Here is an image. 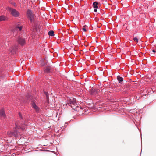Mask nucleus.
<instances>
[{
	"label": "nucleus",
	"instance_id": "obj_1",
	"mask_svg": "<svg viewBox=\"0 0 156 156\" xmlns=\"http://www.w3.org/2000/svg\"><path fill=\"white\" fill-rule=\"evenodd\" d=\"M6 9L11 14L12 16L15 17H17L19 16V12L15 9L10 7H7L6 8Z\"/></svg>",
	"mask_w": 156,
	"mask_h": 156
},
{
	"label": "nucleus",
	"instance_id": "obj_2",
	"mask_svg": "<svg viewBox=\"0 0 156 156\" xmlns=\"http://www.w3.org/2000/svg\"><path fill=\"white\" fill-rule=\"evenodd\" d=\"M68 104L71 106L72 108L74 109V106H76L77 105L76 99L73 97L69 98L68 100Z\"/></svg>",
	"mask_w": 156,
	"mask_h": 156
},
{
	"label": "nucleus",
	"instance_id": "obj_3",
	"mask_svg": "<svg viewBox=\"0 0 156 156\" xmlns=\"http://www.w3.org/2000/svg\"><path fill=\"white\" fill-rule=\"evenodd\" d=\"M27 16L31 22L34 21V15L32 13L30 10H28L27 11Z\"/></svg>",
	"mask_w": 156,
	"mask_h": 156
},
{
	"label": "nucleus",
	"instance_id": "obj_4",
	"mask_svg": "<svg viewBox=\"0 0 156 156\" xmlns=\"http://www.w3.org/2000/svg\"><path fill=\"white\" fill-rule=\"evenodd\" d=\"M17 42L21 46H23L25 43V40L23 38L20 37L19 38Z\"/></svg>",
	"mask_w": 156,
	"mask_h": 156
},
{
	"label": "nucleus",
	"instance_id": "obj_5",
	"mask_svg": "<svg viewBox=\"0 0 156 156\" xmlns=\"http://www.w3.org/2000/svg\"><path fill=\"white\" fill-rule=\"evenodd\" d=\"M16 127H15V129L12 132V136L15 137L17 136L19 133V132L17 131L16 129H19V127L17 125L16 123Z\"/></svg>",
	"mask_w": 156,
	"mask_h": 156
},
{
	"label": "nucleus",
	"instance_id": "obj_6",
	"mask_svg": "<svg viewBox=\"0 0 156 156\" xmlns=\"http://www.w3.org/2000/svg\"><path fill=\"white\" fill-rule=\"evenodd\" d=\"M31 105L33 108H34L37 112H38L39 111V108L38 106L36 105L34 101H32L31 102Z\"/></svg>",
	"mask_w": 156,
	"mask_h": 156
},
{
	"label": "nucleus",
	"instance_id": "obj_7",
	"mask_svg": "<svg viewBox=\"0 0 156 156\" xmlns=\"http://www.w3.org/2000/svg\"><path fill=\"white\" fill-rule=\"evenodd\" d=\"M5 116V114L4 111L3 109H2L0 110V117H4Z\"/></svg>",
	"mask_w": 156,
	"mask_h": 156
},
{
	"label": "nucleus",
	"instance_id": "obj_8",
	"mask_svg": "<svg viewBox=\"0 0 156 156\" xmlns=\"http://www.w3.org/2000/svg\"><path fill=\"white\" fill-rule=\"evenodd\" d=\"M7 18L4 16H0V21L7 20Z\"/></svg>",
	"mask_w": 156,
	"mask_h": 156
},
{
	"label": "nucleus",
	"instance_id": "obj_9",
	"mask_svg": "<svg viewBox=\"0 0 156 156\" xmlns=\"http://www.w3.org/2000/svg\"><path fill=\"white\" fill-rule=\"evenodd\" d=\"M51 69V66H48L46 67L45 69L44 72H45L48 73L50 72V70Z\"/></svg>",
	"mask_w": 156,
	"mask_h": 156
},
{
	"label": "nucleus",
	"instance_id": "obj_10",
	"mask_svg": "<svg viewBox=\"0 0 156 156\" xmlns=\"http://www.w3.org/2000/svg\"><path fill=\"white\" fill-rule=\"evenodd\" d=\"M117 79L119 81V82L121 83V82H122L123 81V79L122 77H121L119 76H117Z\"/></svg>",
	"mask_w": 156,
	"mask_h": 156
},
{
	"label": "nucleus",
	"instance_id": "obj_11",
	"mask_svg": "<svg viewBox=\"0 0 156 156\" xmlns=\"http://www.w3.org/2000/svg\"><path fill=\"white\" fill-rule=\"evenodd\" d=\"M98 3L97 2H94L93 3V7L94 8L97 9L98 8Z\"/></svg>",
	"mask_w": 156,
	"mask_h": 156
},
{
	"label": "nucleus",
	"instance_id": "obj_12",
	"mask_svg": "<svg viewBox=\"0 0 156 156\" xmlns=\"http://www.w3.org/2000/svg\"><path fill=\"white\" fill-rule=\"evenodd\" d=\"M54 32L52 30H51L48 32V34L50 36H54Z\"/></svg>",
	"mask_w": 156,
	"mask_h": 156
},
{
	"label": "nucleus",
	"instance_id": "obj_13",
	"mask_svg": "<svg viewBox=\"0 0 156 156\" xmlns=\"http://www.w3.org/2000/svg\"><path fill=\"white\" fill-rule=\"evenodd\" d=\"M92 92L93 93H98V92L100 91V90H99L94 89V88H93L92 89Z\"/></svg>",
	"mask_w": 156,
	"mask_h": 156
},
{
	"label": "nucleus",
	"instance_id": "obj_14",
	"mask_svg": "<svg viewBox=\"0 0 156 156\" xmlns=\"http://www.w3.org/2000/svg\"><path fill=\"white\" fill-rule=\"evenodd\" d=\"M7 135L9 137H12V132L11 131L8 132Z\"/></svg>",
	"mask_w": 156,
	"mask_h": 156
},
{
	"label": "nucleus",
	"instance_id": "obj_15",
	"mask_svg": "<svg viewBox=\"0 0 156 156\" xmlns=\"http://www.w3.org/2000/svg\"><path fill=\"white\" fill-rule=\"evenodd\" d=\"M22 26H17V27H16V30H17L18 29L19 30L21 31L22 30Z\"/></svg>",
	"mask_w": 156,
	"mask_h": 156
},
{
	"label": "nucleus",
	"instance_id": "obj_16",
	"mask_svg": "<svg viewBox=\"0 0 156 156\" xmlns=\"http://www.w3.org/2000/svg\"><path fill=\"white\" fill-rule=\"evenodd\" d=\"M87 27V26L86 25L83 26V28L82 29L83 30L84 32H86L87 31L86 29V27Z\"/></svg>",
	"mask_w": 156,
	"mask_h": 156
},
{
	"label": "nucleus",
	"instance_id": "obj_17",
	"mask_svg": "<svg viewBox=\"0 0 156 156\" xmlns=\"http://www.w3.org/2000/svg\"><path fill=\"white\" fill-rule=\"evenodd\" d=\"M44 93L45 94L47 99H48L49 97H48V93L47 92H44Z\"/></svg>",
	"mask_w": 156,
	"mask_h": 156
},
{
	"label": "nucleus",
	"instance_id": "obj_18",
	"mask_svg": "<svg viewBox=\"0 0 156 156\" xmlns=\"http://www.w3.org/2000/svg\"><path fill=\"white\" fill-rule=\"evenodd\" d=\"M133 40L135 41H136L137 42H138V39L136 37L134 38Z\"/></svg>",
	"mask_w": 156,
	"mask_h": 156
},
{
	"label": "nucleus",
	"instance_id": "obj_19",
	"mask_svg": "<svg viewBox=\"0 0 156 156\" xmlns=\"http://www.w3.org/2000/svg\"><path fill=\"white\" fill-rule=\"evenodd\" d=\"M36 30V32H38L39 31L38 27H35Z\"/></svg>",
	"mask_w": 156,
	"mask_h": 156
},
{
	"label": "nucleus",
	"instance_id": "obj_20",
	"mask_svg": "<svg viewBox=\"0 0 156 156\" xmlns=\"http://www.w3.org/2000/svg\"><path fill=\"white\" fill-rule=\"evenodd\" d=\"M19 116H20L21 118H22V115H21V113H20L19 112Z\"/></svg>",
	"mask_w": 156,
	"mask_h": 156
},
{
	"label": "nucleus",
	"instance_id": "obj_21",
	"mask_svg": "<svg viewBox=\"0 0 156 156\" xmlns=\"http://www.w3.org/2000/svg\"><path fill=\"white\" fill-rule=\"evenodd\" d=\"M20 128L22 129V130H24L25 129V128L23 127H20Z\"/></svg>",
	"mask_w": 156,
	"mask_h": 156
},
{
	"label": "nucleus",
	"instance_id": "obj_22",
	"mask_svg": "<svg viewBox=\"0 0 156 156\" xmlns=\"http://www.w3.org/2000/svg\"><path fill=\"white\" fill-rule=\"evenodd\" d=\"M152 51L153 52H156V51L155 50H152Z\"/></svg>",
	"mask_w": 156,
	"mask_h": 156
},
{
	"label": "nucleus",
	"instance_id": "obj_23",
	"mask_svg": "<svg viewBox=\"0 0 156 156\" xmlns=\"http://www.w3.org/2000/svg\"><path fill=\"white\" fill-rule=\"evenodd\" d=\"M97 9H95L94 10V12H96L97 11Z\"/></svg>",
	"mask_w": 156,
	"mask_h": 156
},
{
	"label": "nucleus",
	"instance_id": "obj_24",
	"mask_svg": "<svg viewBox=\"0 0 156 156\" xmlns=\"http://www.w3.org/2000/svg\"><path fill=\"white\" fill-rule=\"evenodd\" d=\"M98 27H101V25H99V26H98Z\"/></svg>",
	"mask_w": 156,
	"mask_h": 156
},
{
	"label": "nucleus",
	"instance_id": "obj_25",
	"mask_svg": "<svg viewBox=\"0 0 156 156\" xmlns=\"http://www.w3.org/2000/svg\"><path fill=\"white\" fill-rule=\"evenodd\" d=\"M10 51H12V50H10Z\"/></svg>",
	"mask_w": 156,
	"mask_h": 156
}]
</instances>
